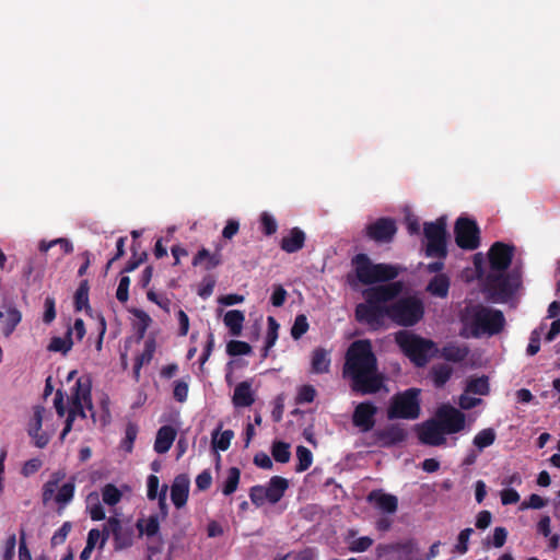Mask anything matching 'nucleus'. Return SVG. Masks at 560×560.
<instances>
[{
	"label": "nucleus",
	"instance_id": "f257e3e1",
	"mask_svg": "<svg viewBox=\"0 0 560 560\" xmlns=\"http://www.w3.org/2000/svg\"><path fill=\"white\" fill-rule=\"evenodd\" d=\"M402 290V281L364 289V302L355 306V319L373 329L382 327L386 317L401 327L417 325L424 316L423 301L416 295L399 298Z\"/></svg>",
	"mask_w": 560,
	"mask_h": 560
},
{
	"label": "nucleus",
	"instance_id": "f03ea898",
	"mask_svg": "<svg viewBox=\"0 0 560 560\" xmlns=\"http://www.w3.org/2000/svg\"><path fill=\"white\" fill-rule=\"evenodd\" d=\"M343 375L351 380L352 390L361 395L375 394L384 386V376L378 372L377 358L370 339H359L349 346Z\"/></svg>",
	"mask_w": 560,
	"mask_h": 560
},
{
	"label": "nucleus",
	"instance_id": "7ed1b4c3",
	"mask_svg": "<svg viewBox=\"0 0 560 560\" xmlns=\"http://www.w3.org/2000/svg\"><path fill=\"white\" fill-rule=\"evenodd\" d=\"M463 325V336L480 338L499 335L505 326L502 311L486 306L481 303L466 305L459 315Z\"/></svg>",
	"mask_w": 560,
	"mask_h": 560
},
{
	"label": "nucleus",
	"instance_id": "20e7f679",
	"mask_svg": "<svg viewBox=\"0 0 560 560\" xmlns=\"http://www.w3.org/2000/svg\"><path fill=\"white\" fill-rule=\"evenodd\" d=\"M520 285L521 275L515 270L490 271L483 280L482 292L490 299L506 301L514 295Z\"/></svg>",
	"mask_w": 560,
	"mask_h": 560
},
{
	"label": "nucleus",
	"instance_id": "39448f33",
	"mask_svg": "<svg viewBox=\"0 0 560 560\" xmlns=\"http://www.w3.org/2000/svg\"><path fill=\"white\" fill-rule=\"evenodd\" d=\"M420 394L421 390L416 387L395 394L387 409L388 419H418L421 413Z\"/></svg>",
	"mask_w": 560,
	"mask_h": 560
},
{
	"label": "nucleus",
	"instance_id": "423d86ee",
	"mask_svg": "<svg viewBox=\"0 0 560 560\" xmlns=\"http://www.w3.org/2000/svg\"><path fill=\"white\" fill-rule=\"evenodd\" d=\"M396 342L401 351L417 366H424L429 361V351L433 347L431 340H427L407 330L396 334Z\"/></svg>",
	"mask_w": 560,
	"mask_h": 560
},
{
	"label": "nucleus",
	"instance_id": "0eeeda50",
	"mask_svg": "<svg viewBox=\"0 0 560 560\" xmlns=\"http://www.w3.org/2000/svg\"><path fill=\"white\" fill-rule=\"evenodd\" d=\"M423 233L428 241L425 255L444 259L447 256L446 218L440 217L434 222H425Z\"/></svg>",
	"mask_w": 560,
	"mask_h": 560
},
{
	"label": "nucleus",
	"instance_id": "6e6552de",
	"mask_svg": "<svg viewBox=\"0 0 560 560\" xmlns=\"http://www.w3.org/2000/svg\"><path fill=\"white\" fill-rule=\"evenodd\" d=\"M455 242L465 250L477 249L480 245V230L472 219L459 217L454 226Z\"/></svg>",
	"mask_w": 560,
	"mask_h": 560
},
{
	"label": "nucleus",
	"instance_id": "1a4fd4ad",
	"mask_svg": "<svg viewBox=\"0 0 560 560\" xmlns=\"http://www.w3.org/2000/svg\"><path fill=\"white\" fill-rule=\"evenodd\" d=\"M396 232V222L392 218H378L365 228V235L380 244L392 242Z\"/></svg>",
	"mask_w": 560,
	"mask_h": 560
},
{
	"label": "nucleus",
	"instance_id": "9d476101",
	"mask_svg": "<svg viewBox=\"0 0 560 560\" xmlns=\"http://www.w3.org/2000/svg\"><path fill=\"white\" fill-rule=\"evenodd\" d=\"M436 418L447 434L457 433L465 427V415L451 405H442L436 411Z\"/></svg>",
	"mask_w": 560,
	"mask_h": 560
},
{
	"label": "nucleus",
	"instance_id": "9b49d317",
	"mask_svg": "<svg viewBox=\"0 0 560 560\" xmlns=\"http://www.w3.org/2000/svg\"><path fill=\"white\" fill-rule=\"evenodd\" d=\"M514 255V246L502 242H495L491 245L488 256L490 271H506Z\"/></svg>",
	"mask_w": 560,
	"mask_h": 560
},
{
	"label": "nucleus",
	"instance_id": "f8f14e48",
	"mask_svg": "<svg viewBox=\"0 0 560 560\" xmlns=\"http://www.w3.org/2000/svg\"><path fill=\"white\" fill-rule=\"evenodd\" d=\"M418 438L422 444L440 446L445 443L444 430L438 420L430 419L417 425Z\"/></svg>",
	"mask_w": 560,
	"mask_h": 560
},
{
	"label": "nucleus",
	"instance_id": "ddd939ff",
	"mask_svg": "<svg viewBox=\"0 0 560 560\" xmlns=\"http://www.w3.org/2000/svg\"><path fill=\"white\" fill-rule=\"evenodd\" d=\"M376 412L377 408L372 402H360L353 411L352 422L362 432H369L375 425Z\"/></svg>",
	"mask_w": 560,
	"mask_h": 560
},
{
	"label": "nucleus",
	"instance_id": "4468645a",
	"mask_svg": "<svg viewBox=\"0 0 560 560\" xmlns=\"http://www.w3.org/2000/svg\"><path fill=\"white\" fill-rule=\"evenodd\" d=\"M108 526H110L115 550H124L132 546L133 530L131 527H124L117 517H109Z\"/></svg>",
	"mask_w": 560,
	"mask_h": 560
},
{
	"label": "nucleus",
	"instance_id": "2eb2a0df",
	"mask_svg": "<svg viewBox=\"0 0 560 560\" xmlns=\"http://www.w3.org/2000/svg\"><path fill=\"white\" fill-rule=\"evenodd\" d=\"M355 277L358 281L365 285L373 284L374 265L366 254H357L352 260Z\"/></svg>",
	"mask_w": 560,
	"mask_h": 560
},
{
	"label": "nucleus",
	"instance_id": "dca6fc26",
	"mask_svg": "<svg viewBox=\"0 0 560 560\" xmlns=\"http://www.w3.org/2000/svg\"><path fill=\"white\" fill-rule=\"evenodd\" d=\"M190 480L186 474H179L171 486V500L176 509L186 505L189 495Z\"/></svg>",
	"mask_w": 560,
	"mask_h": 560
},
{
	"label": "nucleus",
	"instance_id": "f3484780",
	"mask_svg": "<svg viewBox=\"0 0 560 560\" xmlns=\"http://www.w3.org/2000/svg\"><path fill=\"white\" fill-rule=\"evenodd\" d=\"M376 440L384 447H390L407 439V431L400 424H390L375 432Z\"/></svg>",
	"mask_w": 560,
	"mask_h": 560
},
{
	"label": "nucleus",
	"instance_id": "a211bd4d",
	"mask_svg": "<svg viewBox=\"0 0 560 560\" xmlns=\"http://www.w3.org/2000/svg\"><path fill=\"white\" fill-rule=\"evenodd\" d=\"M91 389L92 385L89 377L78 378L71 389L70 401L75 402V398H78V401H80L82 405H85L86 409L92 412L91 416L94 418Z\"/></svg>",
	"mask_w": 560,
	"mask_h": 560
},
{
	"label": "nucleus",
	"instance_id": "6ab92c4d",
	"mask_svg": "<svg viewBox=\"0 0 560 560\" xmlns=\"http://www.w3.org/2000/svg\"><path fill=\"white\" fill-rule=\"evenodd\" d=\"M305 241V232L300 228L295 226L289 231L288 235H284L281 238L280 248L288 254H294L304 247Z\"/></svg>",
	"mask_w": 560,
	"mask_h": 560
},
{
	"label": "nucleus",
	"instance_id": "aec40b11",
	"mask_svg": "<svg viewBox=\"0 0 560 560\" xmlns=\"http://www.w3.org/2000/svg\"><path fill=\"white\" fill-rule=\"evenodd\" d=\"M366 499L385 513L393 514L397 511L398 500L393 494L383 493L381 490H373L368 494Z\"/></svg>",
	"mask_w": 560,
	"mask_h": 560
},
{
	"label": "nucleus",
	"instance_id": "412c9836",
	"mask_svg": "<svg viewBox=\"0 0 560 560\" xmlns=\"http://www.w3.org/2000/svg\"><path fill=\"white\" fill-rule=\"evenodd\" d=\"M265 488V498H267L270 504H276L284 495L287 489L289 488V481L283 477L273 476L270 478Z\"/></svg>",
	"mask_w": 560,
	"mask_h": 560
},
{
	"label": "nucleus",
	"instance_id": "4be33fe9",
	"mask_svg": "<svg viewBox=\"0 0 560 560\" xmlns=\"http://www.w3.org/2000/svg\"><path fill=\"white\" fill-rule=\"evenodd\" d=\"M176 434L177 432L172 425L161 427L156 432L154 451L158 454H164L168 452L176 439Z\"/></svg>",
	"mask_w": 560,
	"mask_h": 560
},
{
	"label": "nucleus",
	"instance_id": "5701e85b",
	"mask_svg": "<svg viewBox=\"0 0 560 560\" xmlns=\"http://www.w3.org/2000/svg\"><path fill=\"white\" fill-rule=\"evenodd\" d=\"M255 398L249 382L244 381L238 383L234 388L232 402L234 407H249L254 404Z\"/></svg>",
	"mask_w": 560,
	"mask_h": 560
},
{
	"label": "nucleus",
	"instance_id": "b1692460",
	"mask_svg": "<svg viewBox=\"0 0 560 560\" xmlns=\"http://www.w3.org/2000/svg\"><path fill=\"white\" fill-rule=\"evenodd\" d=\"M398 275L399 268L397 266L383 262L375 264L373 273V284L380 285L394 282L393 280L396 279Z\"/></svg>",
	"mask_w": 560,
	"mask_h": 560
},
{
	"label": "nucleus",
	"instance_id": "393cba45",
	"mask_svg": "<svg viewBox=\"0 0 560 560\" xmlns=\"http://www.w3.org/2000/svg\"><path fill=\"white\" fill-rule=\"evenodd\" d=\"M450 285V278L445 273H439L429 281L425 290L435 298L446 299Z\"/></svg>",
	"mask_w": 560,
	"mask_h": 560
},
{
	"label": "nucleus",
	"instance_id": "a878e982",
	"mask_svg": "<svg viewBox=\"0 0 560 560\" xmlns=\"http://www.w3.org/2000/svg\"><path fill=\"white\" fill-rule=\"evenodd\" d=\"M330 368V358L324 348H316L312 352L311 372L315 374L328 373Z\"/></svg>",
	"mask_w": 560,
	"mask_h": 560
},
{
	"label": "nucleus",
	"instance_id": "bb28decb",
	"mask_svg": "<svg viewBox=\"0 0 560 560\" xmlns=\"http://www.w3.org/2000/svg\"><path fill=\"white\" fill-rule=\"evenodd\" d=\"M75 492V478L71 477L67 482H65L59 489L58 492L54 493V501L58 504L60 512L65 509L73 499Z\"/></svg>",
	"mask_w": 560,
	"mask_h": 560
},
{
	"label": "nucleus",
	"instance_id": "cd10ccee",
	"mask_svg": "<svg viewBox=\"0 0 560 560\" xmlns=\"http://www.w3.org/2000/svg\"><path fill=\"white\" fill-rule=\"evenodd\" d=\"M453 368L446 363H438L431 366L430 377L436 388H442L452 377Z\"/></svg>",
	"mask_w": 560,
	"mask_h": 560
},
{
	"label": "nucleus",
	"instance_id": "c85d7f7f",
	"mask_svg": "<svg viewBox=\"0 0 560 560\" xmlns=\"http://www.w3.org/2000/svg\"><path fill=\"white\" fill-rule=\"evenodd\" d=\"M245 315L242 311L231 310L228 311L223 317L224 325L229 328L232 336H240L243 329Z\"/></svg>",
	"mask_w": 560,
	"mask_h": 560
},
{
	"label": "nucleus",
	"instance_id": "c756f323",
	"mask_svg": "<svg viewBox=\"0 0 560 560\" xmlns=\"http://www.w3.org/2000/svg\"><path fill=\"white\" fill-rule=\"evenodd\" d=\"M203 261H206L205 269L212 270L217 268L222 262L221 254L213 253L211 254L207 248H201L192 258V266H199Z\"/></svg>",
	"mask_w": 560,
	"mask_h": 560
},
{
	"label": "nucleus",
	"instance_id": "7c9ffc66",
	"mask_svg": "<svg viewBox=\"0 0 560 560\" xmlns=\"http://www.w3.org/2000/svg\"><path fill=\"white\" fill-rule=\"evenodd\" d=\"M66 472L62 469L54 471L50 475L48 481H46L43 486L42 499L43 503L47 504L50 500H52L54 493L59 485V482L65 479Z\"/></svg>",
	"mask_w": 560,
	"mask_h": 560
},
{
	"label": "nucleus",
	"instance_id": "2f4dec72",
	"mask_svg": "<svg viewBox=\"0 0 560 560\" xmlns=\"http://www.w3.org/2000/svg\"><path fill=\"white\" fill-rule=\"evenodd\" d=\"M469 353L466 346L447 345L442 348L441 355L446 361L459 363L464 361Z\"/></svg>",
	"mask_w": 560,
	"mask_h": 560
},
{
	"label": "nucleus",
	"instance_id": "473e14b6",
	"mask_svg": "<svg viewBox=\"0 0 560 560\" xmlns=\"http://www.w3.org/2000/svg\"><path fill=\"white\" fill-rule=\"evenodd\" d=\"M131 257L127 261L126 266L121 270V272H132L135 271L142 262H144L148 258V254L145 252H140L141 243L132 242L131 244Z\"/></svg>",
	"mask_w": 560,
	"mask_h": 560
},
{
	"label": "nucleus",
	"instance_id": "72a5a7b5",
	"mask_svg": "<svg viewBox=\"0 0 560 560\" xmlns=\"http://www.w3.org/2000/svg\"><path fill=\"white\" fill-rule=\"evenodd\" d=\"M466 393L486 396L490 392L489 378L486 375L480 377H471L467 381Z\"/></svg>",
	"mask_w": 560,
	"mask_h": 560
},
{
	"label": "nucleus",
	"instance_id": "f704fd0d",
	"mask_svg": "<svg viewBox=\"0 0 560 560\" xmlns=\"http://www.w3.org/2000/svg\"><path fill=\"white\" fill-rule=\"evenodd\" d=\"M21 320L22 313L16 307H9L5 312V320L2 327L3 335L10 337Z\"/></svg>",
	"mask_w": 560,
	"mask_h": 560
},
{
	"label": "nucleus",
	"instance_id": "c9c22d12",
	"mask_svg": "<svg viewBox=\"0 0 560 560\" xmlns=\"http://www.w3.org/2000/svg\"><path fill=\"white\" fill-rule=\"evenodd\" d=\"M267 323H268V331H267L265 347H264L262 354H261V357L264 359L268 357L269 350L275 346V343L278 339V330L280 327V325L278 324L276 318L272 316H269L267 318Z\"/></svg>",
	"mask_w": 560,
	"mask_h": 560
},
{
	"label": "nucleus",
	"instance_id": "e433bc0d",
	"mask_svg": "<svg viewBox=\"0 0 560 560\" xmlns=\"http://www.w3.org/2000/svg\"><path fill=\"white\" fill-rule=\"evenodd\" d=\"M241 470L237 467H231L228 469V475L222 486V493L224 495L233 494L240 483Z\"/></svg>",
	"mask_w": 560,
	"mask_h": 560
},
{
	"label": "nucleus",
	"instance_id": "4c0bfd02",
	"mask_svg": "<svg viewBox=\"0 0 560 560\" xmlns=\"http://www.w3.org/2000/svg\"><path fill=\"white\" fill-rule=\"evenodd\" d=\"M90 517L93 521H103L105 518V511L98 500L97 492H91L86 498Z\"/></svg>",
	"mask_w": 560,
	"mask_h": 560
},
{
	"label": "nucleus",
	"instance_id": "58836bf2",
	"mask_svg": "<svg viewBox=\"0 0 560 560\" xmlns=\"http://www.w3.org/2000/svg\"><path fill=\"white\" fill-rule=\"evenodd\" d=\"M234 436V432L232 430H225L220 433V429H217L212 433V444L213 447L220 451H226L230 445L231 441Z\"/></svg>",
	"mask_w": 560,
	"mask_h": 560
},
{
	"label": "nucleus",
	"instance_id": "ea45409f",
	"mask_svg": "<svg viewBox=\"0 0 560 560\" xmlns=\"http://www.w3.org/2000/svg\"><path fill=\"white\" fill-rule=\"evenodd\" d=\"M73 341L71 338V330L67 331V336L65 338L61 337H52L48 345V350L54 352H61L66 354L72 348Z\"/></svg>",
	"mask_w": 560,
	"mask_h": 560
},
{
	"label": "nucleus",
	"instance_id": "a19ab883",
	"mask_svg": "<svg viewBox=\"0 0 560 560\" xmlns=\"http://www.w3.org/2000/svg\"><path fill=\"white\" fill-rule=\"evenodd\" d=\"M47 410L42 405H35L33 407V416L27 423V433H36V431H40L43 427V420Z\"/></svg>",
	"mask_w": 560,
	"mask_h": 560
},
{
	"label": "nucleus",
	"instance_id": "79ce46f5",
	"mask_svg": "<svg viewBox=\"0 0 560 560\" xmlns=\"http://www.w3.org/2000/svg\"><path fill=\"white\" fill-rule=\"evenodd\" d=\"M495 441V432L493 429L488 428L479 431L474 438V445L482 451L483 448L492 445Z\"/></svg>",
	"mask_w": 560,
	"mask_h": 560
},
{
	"label": "nucleus",
	"instance_id": "37998d69",
	"mask_svg": "<svg viewBox=\"0 0 560 560\" xmlns=\"http://www.w3.org/2000/svg\"><path fill=\"white\" fill-rule=\"evenodd\" d=\"M296 457H298V464L295 466V470L298 472H303L305 470H307L312 463H313V455H312V452L303 446V445H299L296 447Z\"/></svg>",
	"mask_w": 560,
	"mask_h": 560
},
{
	"label": "nucleus",
	"instance_id": "c03bdc74",
	"mask_svg": "<svg viewBox=\"0 0 560 560\" xmlns=\"http://www.w3.org/2000/svg\"><path fill=\"white\" fill-rule=\"evenodd\" d=\"M121 491L113 483H107L102 489L103 502L109 506H114L120 502Z\"/></svg>",
	"mask_w": 560,
	"mask_h": 560
},
{
	"label": "nucleus",
	"instance_id": "a18cd8bd",
	"mask_svg": "<svg viewBox=\"0 0 560 560\" xmlns=\"http://www.w3.org/2000/svg\"><path fill=\"white\" fill-rule=\"evenodd\" d=\"M271 454L276 462L285 464L290 460V445L285 442L277 441L272 444Z\"/></svg>",
	"mask_w": 560,
	"mask_h": 560
},
{
	"label": "nucleus",
	"instance_id": "49530a36",
	"mask_svg": "<svg viewBox=\"0 0 560 560\" xmlns=\"http://www.w3.org/2000/svg\"><path fill=\"white\" fill-rule=\"evenodd\" d=\"M89 281L82 280L74 294V306L77 311L89 306Z\"/></svg>",
	"mask_w": 560,
	"mask_h": 560
},
{
	"label": "nucleus",
	"instance_id": "de8ad7c7",
	"mask_svg": "<svg viewBox=\"0 0 560 560\" xmlns=\"http://www.w3.org/2000/svg\"><path fill=\"white\" fill-rule=\"evenodd\" d=\"M226 352L231 357L248 355L252 353V346L246 341L231 340L226 345Z\"/></svg>",
	"mask_w": 560,
	"mask_h": 560
},
{
	"label": "nucleus",
	"instance_id": "09e8293b",
	"mask_svg": "<svg viewBox=\"0 0 560 560\" xmlns=\"http://www.w3.org/2000/svg\"><path fill=\"white\" fill-rule=\"evenodd\" d=\"M544 329H545V325L541 324L537 328L532 330L530 336H529V342L526 348V353L528 355L533 357L539 352L540 338H541V334H542Z\"/></svg>",
	"mask_w": 560,
	"mask_h": 560
},
{
	"label": "nucleus",
	"instance_id": "8fccbe9b",
	"mask_svg": "<svg viewBox=\"0 0 560 560\" xmlns=\"http://www.w3.org/2000/svg\"><path fill=\"white\" fill-rule=\"evenodd\" d=\"M155 352V340L150 338L144 342V349L141 354L136 357L135 363L138 365H144L151 362Z\"/></svg>",
	"mask_w": 560,
	"mask_h": 560
},
{
	"label": "nucleus",
	"instance_id": "3c124183",
	"mask_svg": "<svg viewBox=\"0 0 560 560\" xmlns=\"http://www.w3.org/2000/svg\"><path fill=\"white\" fill-rule=\"evenodd\" d=\"M307 317L304 314H299L291 327V336L294 340H299L308 330Z\"/></svg>",
	"mask_w": 560,
	"mask_h": 560
},
{
	"label": "nucleus",
	"instance_id": "603ef678",
	"mask_svg": "<svg viewBox=\"0 0 560 560\" xmlns=\"http://www.w3.org/2000/svg\"><path fill=\"white\" fill-rule=\"evenodd\" d=\"M474 533V529L467 527L459 532L457 536V544L454 546L453 553L465 555L468 551V541Z\"/></svg>",
	"mask_w": 560,
	"mask_h": 560
},
{
	"label": "nucleus",
	"instance_id": "864d4df0",
	"mask_svg": "<svg viewBox=\"0 0 560 560\" xmlns=\"http://www.w3.org/2000/svg\"><path fill=\"white\" fill-rule=\"evenodd\" d=\"M137 527L141 534H145L148 537H153L159 533L160 523L158 515H150L143 527L141 522L137 523Z\"/></svg>",
	"mask_w": 560,
	"mask_h": 560
},
{
	"label": "nucleus",
	"instance_id": "5fc2aeb1",
	"mask_svg": "<svg viewBox=\"0 0 560 560\" xmlns=\"http://www.w3.org/2000/svg\"><path fill=\"white\" fill-rule=\"evenodd\" d=\"M261 231L266 236H270L277 232L278 224L276 219L268 212L260 215Z\"/></svg>",
	"mask_w": 560,
	"mask_h": 560
},
{
	"label": "nucleus",
	"instance_id": "6e6d98bb",
	"mask_svg": "<svg viewBox=\"0 0 560 560\" xmlns=\"http://www.w3.org/2000/svg\"><path fill=\"white\" fill-rule=\"evenodd\" d=\"M189 386L188 382L184 378L177 380L174 383L173 396L174 399L178 402H185L188 397Z\"/></svg>",
	"mask_w": 560,
	"mask_h": 560
},
{
	"label": "nucleus",
	"instance_id": "4d7b16f0",
	"mask_svg": "<svg viewBox=\"0 0 560 560\" xmlns=\"http://www.w3.org/2000/svg\"><path fill=\"white\" fill-rule=\"evenodd\" d=\"M265 486H254L249 490V498L254 505L257 508L262 506L266 502H268L267 498H265Z\"/></svg>",
	"mask_w": 560,
	"mask_h": 560
},
{
	"label": "nucleus",
	"instance_id": "13d9d810",
	"mask_svg": "<svg viewBox=\"0 0 560 560\" xmlns=\"http://www.w3.org/2000/svg\"><path fill=\"white\" fill-rule=\"evenodd\" d=\"M316 390L312 385H303L300 387L296 396L298 404L312 402L315 399Z\"/></svg>",
	"mask_w": 560,
	"mask_h": 560
},
{
	"label": "nucleus",
	"instance_id": "bf43d9fd",
	"mask_svg": "<svg viewBox=\"0 0 560 560\" xmlns=\"http://www.w3.org/2000/svg\"><path fill=\"white\" fill-rule=\"evenodd\" d=\"M129 285H130V278L128 276H122L119 280L118 288L116 291V298L119 302L126 303L128 301Z\"/></svg>",
	"mask_w": 560,
	"mask_h": 560
},
{
	"label": "nucleus",
	"instance_id": "052dcab7",
	"mask_svg": "<svg viewBox=\"0 0 560 560\" xmlns=\"http://www.w3.org/2000/svg\"><path fill=\"white\" fill-rule=\"evenodd\" d=\"M56 302H55V299L52 296H47L45 299V303H44V307H45V311H44V314H43V322L45 324H50L55 320L56 318Z\"/></svg>",
	"mask_w": 560,
	"mask_h": 560
},
{
	"label": "nucleus",
	"instance_id": "680f3d73",
	"mask_svg": "<svg viewBox=\"0 0 560 560\" xmlns=\"http://www.w3.org/2000/svg\"><path fill=\"white\" fill-rule=\"evenodd\" d=\"M71 530V523L70 522H65L60 528H58L52 537H51V545L52 546H58V545H61L66 541L67 539V536L69 535Z\"/></svg>",
	"mask_w": 560,
	"mask_h": 560
},
{
	"label": "nucleus",
	"instance_id": "e2e57ef3",
	"mask_svg": "<svg viewBox=\"0 0 560 560\" xmlns=\"http://www.w3.org/2000/svg\"><path fill=\"white\" fill-rule=\"evenodd\" d=\"M43 466V462L39 458H31L26 460L21 469V474L24 477H30L37 472Z\"/></svg>",
	"mask_w": 560,
	"mask_h": 560
},
{
	"label": "nucleus",
	"instance_id": "0e129e2a",
	"mask_svg": "<svg viewBox=\"0 0 560 560\" xmlns=\"http://www.w3.org/2000/svg\"><path fill=\"white\" fill-rule=\"evenodd\" d=\"M159 486H160V479L155 475H150L147 480V497L149 500H155L160 492H159Z\"/></svg>",
	"mask_w": 560,
	"mask_h": 560
},
{
	"label": "nucleus",
	"instance_id": "69168bd1",
	"mask_svg": "<svg viewBox=\"0 0 560 560\" xmlns=\"http://www.w3.org/2000/svg\"><path fill=\"white\" fill-rule=\"evenodd\" d=\"M547 500L541 498L540 495L533 493L528 497L527 501L522 503V509H535L539 510L546 506Z\"/></svg>",
	"mask_w": 560,
	"mask_h": 560
},
{
	"label": "nucleus",
	"instance_id": "338daca9",
	"mask_svg": "<svg viewBox=\"0 0 560 560\" xmlns=\"http://www.w3.org/2000/svg\"><path fill=\"white\" fill-rule=\"evenodd\" d=\"M287 291L281 284H277L273 288V292L270 298V302L273 306L280 307L284 304L287 299Z\"/></svg>",
	"mask_w": 560,
	"mask_h": 560
},
{
	"label": "nucleus",
	"instance_id": "774afa93",
	"mask_svg": "<svg viewBox=\"0 0 560 560\" xmlns=\"http://www.w3.org/2000/svg\"><path fill=\"white\" fill-rule=\"evenodd\" d=\"M372 545L373 539L369 536H363L351 542L350 550L352 552H363L368 550Z\"/></svg>",
	"mask_w": 560,
	"mask_h": 560
}]
</instances>
